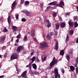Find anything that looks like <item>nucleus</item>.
<instances>
[{"label":"nucleus","instance_id":"f257e3e1","mask_svg":"<svg viewBox=\"0 0 78 78\" xmlns=\"http://www.w3.org/2000/svg\"><path fill=\"white\" fill-rule=\"evenodd\" d=\"M36 57H33L32 58L30 59V62L29 63V65L26 66V67H29V68L30 70L31 69V67L32 66L33 63Z\"/></svg>","mask_w":78,"mask_h":78},{"label":"nucleus","instance_id":"f03ea898","mask_svg":"<svg viewBox=\"0 0 78 78\" xmlns=\"http://www.w3.org/2000/svg\"><path fill=\"white\" fill-rule=\"evenodd\" d=\"M54 72L55 74V78H60V75L58 74V69L57 68H55L54 69Z\"/></svg>","mask_w":78,"mask_h":78},{"label":"nucleus","instance_id":"7ed1b4c3","mask_svg":"<svg viewBox=\"0 0 78 78\" xmlns=\"http://www.w3.org/2000/svg\"><path fill=\"white\" fill-rule=\"evenodd\" d=\"M55 58L54 57L53 60L52 62L50 63V67H53L54 66L55 63H57L58 62V59H55Z\"/></svg>","mask_w":78,"mask_h":78},{"label":"nucleus","instance_id":"20e7f679","mask_svg":"<svg viewBox=\"0 0 78 78\" xmlns=\"http://www.w3.org/2000/svg\"><path fill=\"white\" fill-rule=\"evenodd\" d=\"M17 54L16 53H14L11 55L10 59L13 60L14 59H17Z\"/></svg>","mask_w":78,"mask_h":78},{"label":"nucleus","instance_id":"39448f33","mask_svg":"<svg viewBox=\"0 0 78 78\" xmlns=\"http://www.w3.org/2000/svg\"><path fill=\"white\" fill-rule=\"evenodd\" d=\"M47 47H48L47 43L45 42H44L43 43H41L40 45V48Z\"/></svg>","mask_w":78,"mask_h":78},{"label":"nucleus","instance_id":"423d86ee","mask_svg":"<svg viewBox=\"0 0 78 78\" xmlns=\"http://www.w3.org/2000/svg\"><path fill=\"white\" fill-rule=\"evenodd\" d=\"M27 73V71H25L21 74V76L23 78H28L26 76V74Z\"/></svg>","mask_w":78,"mask_h":78},{"label":"nucleus","instance_id":"0eeeda50","mask_svg":"<svg viewBox=\"0 0 78 78\" xmlns=\"http://www.w3.org/2000/svg\"><path fill=\"white\" fill-rule=\"evenodd\" d=\"M46 22L48 23V25H47V27L48 28H50V27H51V23H50V22L49 21V20H46Z\"/></svg>","mask_w":78,"mask_h":78},{"label":"nucleus","instance_id":"6e6552de","mask_svg":"<svg viewBox=\"0 0 78 78\" xmlns=\"http://www.w3.org/2000/svg\"><path fill=\"white\" fill-rule=\"evenodd\" d=\"M64 6V3L63 1H61L60 2V5L59 6L61 8H62Z\"/></svg>","mask_w":78,"mask_h":78},{"label":"nucleus","instance_id":"1a4fd4ad","mask_svg":"<svg viewBox=\"0 0 78 78\" xmlns=\"http://www.w3.org/2000/svg\"><path fill=\"white\" fill-rule=\"evenodd\" d=\"M57 4V2L55 1L54 2H50V3L48 4V5H55Z\"/></svg>","mask_w":78,"mask_h":78},{"label":"nucleus","instance_id":"9d476101","mask_svg":"<svg viewBox=\"0 0 78 78\" xmlns=\"http://www.w3.org/2000/svg\"><path fill=\"white\" fill-rule=\"evenodd\" d=\"M16 2H14L12 4L11 6L12 9H13L14 8V7H15V6H16Z\"/></svg>","mask_w":78,"mask_h":78},{"label":"nucleus","instance_id":"9b49d317","mask_svg":"<svg viewBox=\"0 0 78 78\" xmlns=\"http://www.w3.org/2000/svg\"><path fill=\"white\" fill-rule=\"evenodd\" d=\"M68 23L70 27H73V22H72L70 21L68 22Z\"/></svg>","mask_w":78,"mask_h":78},{"label":"nucleus","instance_id":"f8f14e48","mask_svg":"<svg viewBox=\"0 0 78 78\" xmlns=\"http://www.w3.org/2000/svg\"><path fill=\"white\" fill-rule=\"evenodd\" d=\"M12 29L14 31H17V27L15 26H13L12 27Z\"/></svg>","mask_w":78,"mask_h":78},{"label":"nucleus","instance_id":"ddd939ff","mask_svg":"<svg viewBox=\"0 0 78 78\" xmlns=\"http://www.w3.org/2000/svg\"><path fill=\"white\" fill-rule=\"evenodd\" d=\"M22 46H20L19 47H18L17 49V52H20V50H22Z\"/></svg>","mask_w":78,"mask_h":78},{"label":"nucleus","instance_id":"4468645a","mask_svg":"<svg viewBox=\"0 0 78 78\" xmlns=\"http://www.w3.org/2000/svg\"><path fill=\"white\" fill-rule=\"evenodd\" d=\"M60 26L62 28H65V27H66V23H62L60 24Z\"/></svg>","mask_w":78,"mask_h":78},{"label":"nucleus","instance_id":"2eb2a0df","mask_svg":"<svg viewBox=\"0 0 78 78\" xmlns=\"http://www.w3.org/2000/svg\"><path fill=\"white\" fill-rule=\"evenodd\" d=\"M32 67L35 70H36L37 69V66L36 65V64L34 63L32 64Z\"/></svg>","mask_w":78,"mask_h":78},{"label":"nucleus","instance_id":"dca6fc26","mask_svg":"<svg viewBox=\"0 0 78 78\" xmlns=\"http://www.w3.org/2000/svg\"><path fill=\"white\" fill-rule=\"evenodd\" d=\"M11 16H9L8 18V22L9 23V25L11 24Z\"/></svg>","mask_w":78,"mask_h":78},{"label":"nucleus","instance_id":"f3484780","mask_svg":"<svg viewBox=\"0 0 78 78\" xmlns=\"http://www.w3.org/2000/svg\"><path fill=\"white\" fill-rule=\"evenodd\" d=\"M55 49V50H58V41H57L56 44Z\"/></svg>","mask_w":78,"mask_h":78},{"label":"nucleus","instance_id":"a211bd4d","mask_svg":"<svg viewBox=\"0 0 78 78\" xmlns=\"http://www.w3.org/2000/svg\"><path fill=\"white\" fill-rule=\"evenodd\" d=\"M70 69L72 71H74L75 70V67L74 66H70Z\"/></svg>","mask_w":78,"mask_h":78},{"label":"nucleus","instance_id":"6ab92c4d","mask_svg":"<svg viewBox=\"0 0 78 78\" xmlns=\"http://www.w3.org/2000/svg\"><path fill=\"white\" fill-rule=\"evenodd\" d=\"M30 2L28 1H27L24 3V5L25 6H27L29 5Z\"/></svg>","mask_w":78,"mask_h":78},{"label":"nucleus","instance_id":"aec40b11","mask_svg":"<svg viewBox=\"0 0 78 78\" xmlns=\"http://www.w3.org/2000/svg\"><path fill=\"white\" fill-rule=\"evenodd\" d=\"M66 42H67L69 41V35H67L66 36Z\"/></svg>","mask_w":78,"mask_h":78},{"label":"nucleus","instance_id":"412c9836","mask_svg":"<svg viewBox=\"0 0 78 78\" xmlns=\"http://www.w3.org/2000/svg\"><path fill=\"white\" fill-rule=\"evenodd\" d=\"M5 37H2L1 39V43H3V42H4V41H5Z\"/></svg>","mask_w":78,"mask_h":78},{"label":"nucleus","instance_id":"4be33fe9","mask_svg":"<svg viewBox=\"0 0 78 78\" xmlns=\"http://www.w3.org/2000/svg\"><path fill=\"white\" fill-rule=\"evenodd\" d=\"M64 50L61 51L60 53V55H62V56H63L64 55Z\"/></svg>","mask_w":78,"mask_h":78},{"label":"nucleus","instance_id":"5701e85b","mask_svg":"<svg viewBox=\"0 0 78 78\" xmlns=\"http://www.w3.org/2000/svg\"><path fill=\"white\" fill-rule=\"evenodd\" d=\"M59 27V24L57 23L56 24V30H58Z\"/></svg>","mask_w":78,"mask_h":78},{"label":"nucleus","instance_id":"b1692460","mask_svg":"<svg viewBox=\"0 0 78 78\" xmlns=\"http://www.w3.org/2000/svg\"><path fill=\"white\" fill-rule=\"evenodd\" d=\"M51 37L48 34L46 36V39L48 40H50V39H51Z\"/></svg>","mask_w":78,"mask_h":78},{"label":"nucleus","instance_id":"393cba45","mask_svg":"<svg viewBox=\"0 0 78 78\" xmlns=\"http://www.w3.org/2000/svg\"><path fill=\"white\" fill-rule=\"evenodd\" d=\"M47 57V56L46 55L43 58H41L42 62H44V61H45V59H46Z\"/></svg>","mask_w":78,"mask_h":78},{"label":"nucleus","instance_id":"a878e982","mask_svg":"<svg viewBox=\"0 0 78 78\" xmlns=\"http://www.w3.org/2000/svg\"><path fill=\"white\" fill-rule=\"evenodd\" d=\"M31 36H34V30H32L31 31Z\"/></svg>","mask_w":78,"mask_h":78},{"label":"nucleus","instance_id":"bb28decb","mask_svg":"<svg viewBox=\"0 0 78 78\" xmlns=\"http://www.w3.org/2000/svg\"><path fill=\"white\" fill-rule=\"evenodd\" d=\"M23 40L24 41H27L28 40V38L27 36L25 35L23 38Z\"/></svg>","mask_w":78,"mask_h":78},{"label":"nucleus","instance_id":"cd10ccee","mask_svg":"<svg viewBox=\"0 0 78 78\" xmlns=\"http://www.w3.org/2000/svg\"><path fill=\"white\" fill-rule=\"evenodd\" d=\"M32 73H33V74H34V75H38L39 73H38L37 71H34Z\"/></svg>","mask_w":78,"mask_h":78},{"label":"nucleus","instance_id":"c85d7f7f","mask_svg":"<svg viewBox=\"0 0 78 78\" xmlns=\"http://www.w3.org/2000/svg\"><path fill=\"white\" fill-rule=\"evenodd\" d=\"M73 30L72 29L70 30L69 33L71 34V35H73Z\"/></svg>","mask_w":78,"mask_h":78},{"label":"nucleus","instance_id":"c756f323","mask_svg":"<svg viewBox=\"0 0 78 78\" xmlns=\"http://www.w3.org/2000/svg\"><path fill=\"white\" fill-rule=\"evenodd\" d=\"M23 12H24V13L26 14V15H27L28 13V12H28L27 10H23Z\"/></svg>","mask_w":78,"mask_h":78},{"label":"nucleus","instance_id":"7c9ffc66","mask_svg":"<svg viewBox=\"0 0 78 78\" xmlns=\"http://www.w3.org/2000/svg\"><path fill=\"white\" fill-rule=\"evenodd\" d=\"M78 26V24L77 22H75L74 23V28H76Z\"/></svg>","mask_w":78,"mask_h":78},{"label":"nucleus","instance_id":"2f4dec72","mask_svg":"<svg viewBox=\"0 0 78 78\" xmlns=\"http://www.w3.org/2000/svg\"><path fill=\"white\" fill-rule=\"evenodd\" d=\"M66 57L67 58L68 61H69V59H70V56H69V55H66Z\"/></svg>","mask_w":78,"mask_h":78},{"label":"nucleus","instance_id":"473e14b6","mask_svg":"<svg viewBox=\"0 0 78 78\" xmlns=\"http://www.w3.org/2000/svg\"><path fill=\"white\" fill-rule=\"evenodd\" d=\"M31 13L30 12H28L27 14V16H28V17H30L31 16Z\"/></svg>","mask_w":78,"mask_h":78},{"label":"nucleus","instance_id":"72a5a7b5","mask_svg":"<svg viewBox=\"0 0 78 78\" xmlns=\"http://www.w3.org/2000/svg\"><path fill=\"white\" fill-rule=\"evenodd\" d=\"M32 52H31L30 53L31 56H33V55L34 54V50H32Z\"/></svg>","mask_w":78,"mask_h":78},{"label":"nucleus","instance_id":"f704fd0d","mask_svg":"<svg viewBox=\"0 0 78 78\" xmlns=\"http://www.w3.org/2000/svg\"><path fill=\"white\" fill-rule=\"evenodd\" d=\"M73 49H71L70 50L69 53L70 54H72L73 53Z\"/></svg>","mask_w":78,"mask_h":78},{"label":"nucleus","instance_id":"c9c22d12","mask_svg":"<svg viewBox=\"0 0 78 78\" xmlns=\"http://www.w3.org/2000/svg\"><path fill=\"white\" fill-rule=\"evenodd\" d=\"M15 16L16 19H19V14H17L15 15Z\"/></svg>","mask_w":78,"mask_h":78},{"label":"nucleus","instance_id":"e433bc0d","mask_svg":"<svg viewBox=\"0 0 78 78\" xmlns=\"http://www.w3.org/2000/svg\"><path fill=\"white\" fill-rule=\"evenodd\" d=\"M4 31L5 33H7L8 32V30L6 29V28H5L4 29Z\"/></svg>","mask_w":78,"mask_h":78},{"label":"nucleus","instance_id":"4c0bfd02","mask_svg":"<svg viewBox=\"0 0 78 78\" xmlns=\"http://www.w3.org/2000/svg\"><path fill=\"white\" fill-rule=\"evenodd\" d=\"M57 16V14H56V13H54L53 14V17H56Z\"/></svg>","mask_w":78,"mask_h":78},{"label":"nucleus","instance_id":"58836bf2","mask_svg":"<svg viewBox=\"0 0 78 78\" xmlns=\"http://www.w3.org/2000/svg\"><path fill=\"white\" fill-rule=\"evenodd\" d=\"M69 15H70V13H68L65 14V16L66 17L67 16H69Z\"/></svg>","mask_w":78,"mask_h":78},{"label":"nucleus","instance_id":"ea45409f","mask_svg":"<svg viewBox=\"0 0 78 78\" xmlns=\"http://www.w3.org/2000/svg\"><path fill=\"white\" fill-rule=\"evenodd\" d=\"M20 36H21V35H20V34H19V35H18L16 37V38H20Z\"/></svg>","mask_w":78,"mask_h":78},{"label":"nucleus","instance_id":"a19ab883","mask_svg":"<svg viewBox=\"0 0 78 78\" xmlns=\"http://www.w3.org/2000/svg\"><path fill=\"white\" fill-rule=\"evenodd\" d=\"M21 20L22 22H25L26 19L24 18H23Z\"/></svg>","mask_w":78,"mask_h":78},{"label":"nucleus","instance_id":"79ce46f5","mask_svg":"<svg viewBox=\"0 0 78 78\" xmlns=\"http://www.w3.org/2000/svg\"><path fill=\"white\" fill-rule=\"evenodd\" d=\"M76 73H78V67H77L76 68Z\"/></svg>","mask_w":78,"mask_h":78},{"label":"nucleus","instance_id":"37998d69","mask_svg":"<svg viewBox=\"0 0 78 78\" xmlns=\"http://www.w3.org/2000/svg\"><path fill=\"white\" fill-rule=\"evenodd\" d=\"M74 19L75 20H77L78 19V16H74Z\"/></svg>","mask_w":78,"mask_h":78},{"label":"nucleus","instance_id":"c03bdc74","mask_svg":"<svg viewBox=\"0 0 78 78\" xmlns=\"http://www.w3.org/2000/svg\"><path fill=\"white\" fill-rule=\"evenodd\" d=\"M50 35L51 36H53L54 35V33L53 32H51L50 33Z\"/></svg>","mask_w":78,"mask_h":78},{"label":"nucleus","instance_id":"a18cd8bd","mask_svg":"<svg viewBox=\"0 0 78 78\" xmlns=\"http://www.w3.org/2000/svg\"><path fill=\"white\" fill-rule=\"evenodd\" d=\"M58 18L60 20V21H62V18L60 16H58Z\"/></svg>","mask_w":78,"mask_h":78},{"label":"nucleus","instance_id":"49530a36","mask_svg":"<svg viewBox=\"0 0 78 78\" xmlns=\"http://www.w3.org/2000/svg\"><path fill=\"white\" fill-rule=\"evenodd\" d=\"M62 73H64V69H62Z\"/></svg>","mask_w":78,"mask_h":78},{"label":"nucleus","instance_id":"de8ad7c7","mask_svg":"<svg viewBox=\"0 0 78 78\" xmlns=\"http://www.w3.org/2000/svg\"><path fill=\"white\" fill-rule=\"evenodd\" d=\"M24 0H21V3H24Z\"/></svg>","mask_w":78,"mask_h":78},{"label":"nucleus","instance_id":"09e8293b","mask_svg":"<svg viewBox=\"0 0 78 78\" xmlns=\"http://www.w3.org/2000/svg\"><path fill=\"white\" fill-rule=\"evenodd\" d=\"M34 41H35V42H37V40H36V38H34Z\"/></svg>","mask_w":78,"mask_h":78},{"label":"nucleus","instance_id":"8fccbe9b","mask_svg":"<svg viewBox=\"0 0 78 78\" xmlns=\"http://www.w3.org/2000/svg\"><path fill=\"white\" fill-rule=\"evenodd\" d=\"M16 43H19V39H17L16 40Z\"/></svg>","mask_w":78,"mask_h":78},{"label":"nucleus","instance_id":"3c124183","mask_svg":"<svg viewBox=\"0 0 78 78\" xmlns=\"http://www.w3.org/2000/svg\"><path fill=\"white\" fill-rule=\"evenodd\" d=\"M50 8H51V6H48L47 7V9H50Z\"/></svg>","mask_w":78,"mask_h":78},{"label":"nucleus","instance_id":"603ef678","mask_svg":"<svg viewBox=\"0 0 78 78\" xmlns=\"http://www.w3.org/2000/svg\"><path fill=\"white\" fill-rule=\"evenodd\" d=\"M4 78V76H0V78Z\"/></svg>","mask_w":78,"mask_h":78},{"label":"nucleus","instance_id":"864d4df0","mask_svg":"<svg viewBox=\"0 0 78 78\" xmlns=\"http://www.w3.org/2000/svg\"><path fill=\"white\" fill-rule=\"evenodd\" d=\"M39 58H37V62H39Z\"/></svg>","mask_w":78,"mask_h":78},{"label":"nucleus","instance_id":"5fc2aeb1","mask_svg":"<svg viewBox=\"0 0 78 78\" xmlns=\"http://www.w3.org/2000/svg\"><path fill=\"white\" fill-rule=\"evenodd\" d=\"M77 11L78 12V5L76 7Z\"/></svg>","mask_w":78,"mask_h":78},{"label":"nucleus","instance_id":"6e6d98bb","mask_svg":"<svg viewBox=\"0 0 78 78\" xmlns=\"http://www.w3.org/2000/svg\"><path fill=\"white\" fill-rule=\"evenodd\" d=\"M76 43H78V38L77 39L76 41Z\"/></svg>","mask_w":78,"mask_h":78},{"label":"nucleus","instance_id":"4d7b16f0","mask_svg":"<svg viewBox=\"0 0 78 78\" xmlns=\"http://www.w3.org/2000/svg\"><path fill=\"white\" fill-rule=\"evenodd\" d=\"M6 55H7V54H6V53H5L4 54V56H6Z\"/></svg>","mask_w":78,"mask_h":78},{"label":"nucleus","instance_id":"13d9d810","mask_svg":"<svg viewBox=\"0 0 78 78\" xmlns=\"http://www.w3.org/2000/svg\"><path fill=\"white\" fill-rule=\"evenodd\" d=\"M14 45H17V44L15 43V44Z\"/></svg>","mask_w":78,"mask_h":78},{"label":"nucleus","instance_id":"bf43d9fd","mask_svg":"<svg viewBox=\"0 0 78 78\" xmlns=\"http://www.w3.org/2000/svg\"><path fill=\"white\" fill-rule=\"evenodd\" d=\"M75 67H76V64L75 65H74Z\"/></svg>","mask_w":78,"mask_h":78},{"label":"nucleus","instance_id":"052dcab7","mask_svg":"<svg viewBox=\"0 0 78 78\" xmlns=\"http://www.w3.org/2000/svg\"><path fill=\"white\" fill-rule=\"evenodd\" d=\"M28 34H30V32H28Z\"/></svg>","mask_w":78,"mask_h":78},{"label":"nucleus","instance_id":"680f3d73","mask_svg":"<svg viewBox=\"0 0 78 78\" xmlns=\"http://www.w3.org/2000/svg\"><path fill=\"white\" fill-rule=\"evenodd\" d=\"M43 37H45V36L44 35H43Z\"/></svg>","mask_w":78,"mask_h":78},{"label":"nucleus","instance_id":"e2e57ef3","mask_svg":"<svg viewBox=\"0 0 78 78\" xmlns=\"http://www.w3.org/2000/svg\"><path fill=\"white\" fill-rule=\"evenodd\" d=\"M1 57H2V55H0V58H1Z\"/></svg>","mask_w":78,"mask_h":78},{"label":"nucleus","instance_id":"0e129e2a","mask_svg":"<svg viewBox=\"0 0 78 78\" xmlns=\"http://www.w3.org/2000/svg\"><path fill=\"white\" fill-rule=\"evenodd\" d=\"M52 78H54V76H52Z\"/></svg>","mask_w":78,"mask_h":78},{"label":"nucleus","instance_id":"69168bd1","mask_svg":"<svg viewBox=\"0 0 78 78\" xmlns=\"http://www.w3.org/2000/svg\"><path fill=\"white\" fill-rule=\"evenodd\" d=\"M1 5H2V4H0V6H1Z\"/></svg>","mask_w":78,"mask_h":78},{"label":"nucleus","instance_id":"338daca9","mask_svg":"<svg viewBox=\"0 0 78 78\" xmlns=\"http://www.w3.org/2000/svg\"><path fill=\"white\" fill-rule=\"evenodd\" d=\"M60 60L61 61V59H59V61H60Z\"/></svg>","mask_w":78,"mask_h":78},{"label":"nucleus","instance_id":"774afa93","mask_svg":"<svg viewBox=\"0 0 78 78\" xmlns=\"http://www.w3.org/2000/svg\"><path fill=\"white\" fill-rule=\"evenodd\" d=\"M16 67V69H17V66H15Z\"/></svg>","mask_w":78,"mask_h":78}]
</instances>
